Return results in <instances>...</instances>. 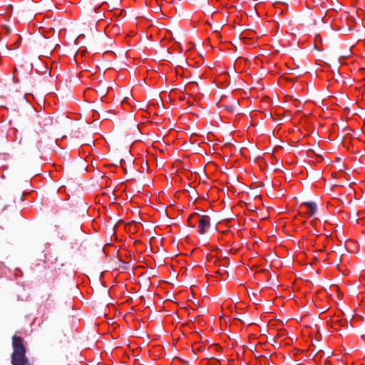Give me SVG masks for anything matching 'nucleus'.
Returning <instances> with one entry per match:
<instances>
[{
    "mask_svg": "<svg viewBox=\"0 0 365 365\" xmlns=\"http://www.w3.org/2000/svg\"><path fill=\"white\" fill-rule=\"evenodd\" d=\"M225 108H226L227 109H228L229 110H232L230 109V106H225Z\"/></svg>",
    "mask_w": 365,
    "mask_h": 365,
    "instance_id": "obj_9",
    "label": "nucleus"
},
{
    "mask_svg": "<svg viewBox=\"0 0 365 365\" xmlns=\"http://www.w3.org/2000/svg\"><path fill=\"white\" fill-rule=\"evenodd\" d=\"M269 282L270 284H272V285L275 284L274 279H272L271 277L269 278Z\"/></svg>",
    "mask_w": 365,
    "mask_h": 365,
    "instance_id": "obj_8",
    "label": "nucleus"
},
{
    "mask_svg": "<svg viewBox=\"0 0 365 365\" xmlns=\"http://www.w3.org/2000/svg\"><path fill=\"white\" fill-rule=\"evenodd\" d=\"M196 215H198V214H197V213H193V214L190 215L188 217V218H187L188 225H189V227H192V228H194V227H195V222H193L192 221V219L195 216H196Z\"/></svg>",
    "mask_w": 365,
    "mask_h": 365,
    "instance_id": "obj_5",
    "label": "nucleus"
},
{
    "mask_svg": "<svg viewBox=\"0 0 365 365\" xmlns=\"http://www.w3.org/2000/svg\"><path fill=\"white\" fill-rule=\"evenodd\" d=\"M198 232L203 235L205 233V228L210 226V217L207 215H202L198 220Z\"/></svg>",
    "mask_w": 365,
    "mask_h": 365,
    "instance_id": "obj_2",
    "label": "nucleus"
},
{
    "mask_svg": "<svg viewBox=\"0 0 365 365\" xmlns=\"http://www.w3.org/2000/svg\"><path fill=\"white\" fill-rule=\"evenodd\" d=\"M302 205H305L307 207V212L309 217L313 216L317 211V206L314 202H304Z\"/></svg>",
    "mask_w": 365,
    "mask_h": 365,
    "instance_id": "obj_3",
    "label": "nucleus"
},
{
    "mask_svg": "<svg viewBox=\"0 0 365 365\" xmlns=\"http://www.w3.org/2000/svg\"><path fill=\"white\" fill-rule=\"evenodd\" d=\"M37 118L38 119V123L39 125H41V124H43V125H47V123H46L48 120L47 118L42 117V116H40V115H38Z\"/></svg>",
    "mask_w": 365,
    "mask_h": 365,
    "instance_id": "obj_6",
    "label": "nucleus"
},
{
    "mask_svg": "<svg viewBox=\"0 0 365 365\" xmlns=\"http://www.w3.org/2000/svg\"><path fill=\"white\" fill-rule=\"evenodd\" d=\"M113 114L111 110H107L103 114V116L105 118H108Z\"/></svg>",
    "mask_w": 365,
    "mask_h": 365,
    "instance_id": "obj_7",
    "label": "nucleus"
},
{
    "mask_svg": "<svg viewBox=\"0 0 365 365\" xmlns=\"http://www.w3.org/2000/svg\"><path fill=\"white\" fill-rule=\"evenodd\" d=\"M13 353L11 356L12 365H32L26 356V348L22 337L14 335L12 336Z\"/></svg>",
    "mask_w": 365,
    "mask_h": 365,
    "instance_id": "obj_1",
    "label": "nucleus"
},
{
    "mask_svg": "<svg viewBox=\"0 0 365 365\" xmlns=\"http://www.w3.org/2000/svg\"><path fill=\"white\" fill-rule=\"evenodd\" d=\"M63 261V259L60 258L59 262H58V259L56 258L55 262H53V261L51 262L53 269H59L61 268V267L63 266V264H64Z\"/></svg>",
    "mask_w": 365,
    "mask_h": 365,
    "instance_id": "obj_4",
    "label": "nucleus"
},
{
    "mask_svg": "<svg viewBox=\"0 0 365 365\" xmlns=\"http://www.w3.org/2000/svg\"><path fill=\"white\" fill-rule=\"evenodd\" d=\"M340 160V158H336V161H339Z\"/></svg>",
    "mask_w": 365,
    "mask_h": 365,
    "instance_id": "obj_10",
    "label": "nucleus"
}]
</instances>
